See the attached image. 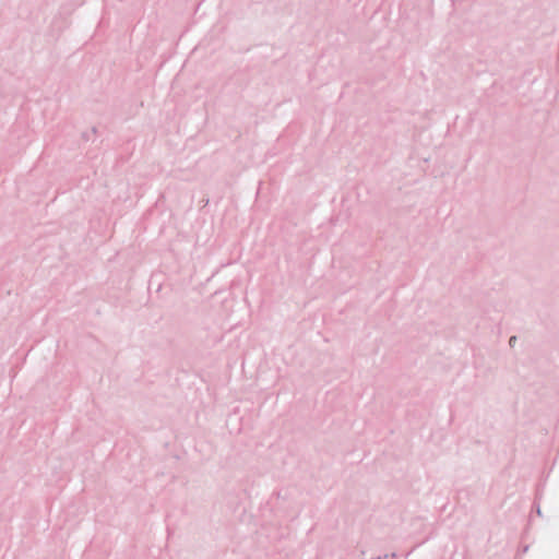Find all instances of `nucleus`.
I'll return each instance as SVG.
<instances>
[{"label":"nucleus","instance_id":"nucleus-1","mask_svg":"<svg viewBox=\"0 0 559 559\" xmlns=\"http://www.w3.org/2000/svg\"><path fill=\"white\" fill-rule=\"evenodd\" d=\"M514 340H515V336H512V337H511V340H510V342H511V343H514Z\"/></svg>","mask_w":559,"mask_h":559},{"label":"nucleus","instance_id":"nucleus-2","mask_svg":"<svg viewBox=\"0 0 559 559\" xmlns=\"http://www.w3.org/2000/svg\"><path fill=\"white\" fill-rule=\"evenodd\" d=\"M514 340H515V336H512V337H511V340H510V342H511V343H514Z\"/></svg>","mask_w":559,"mask_h":559},{"label":"nucleus","instance_id":"nucleus-3","mask_svg":"<svg viewBox=\"0 0 559 559\" xmlns=\"http://www.w3.org/2000/svg\"><path fill=\"white\" fill-rule=\"evenodd\" d=\"M537 514H538V515H540V514H542V512H540V509H539V508L537 509Z\"/></svg>","mask_w":559,"mask_h":559}]
</instances>
